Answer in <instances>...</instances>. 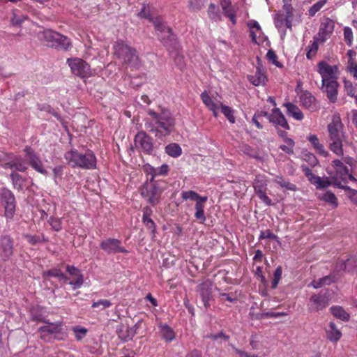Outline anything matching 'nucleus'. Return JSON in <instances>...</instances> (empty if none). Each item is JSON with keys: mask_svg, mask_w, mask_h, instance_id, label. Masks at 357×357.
Here are the masks:
<instances>
[{"mask_svg": "<svg viewBox=\"0 0 357 357\" xmlns=\"http://www.w3.org/2000/svg\"><path fill=\"white\" fill-rule=\"evenodd\" d=\"M332 166L335 172V176H331V178L333 179V184L339 188H342L340 179L342 181H344L346 179V176L349 174V170L348 167L338 159L332 161Z\"/></svg>", "mask_w": 357, "mask_h": 357, "instance_id": "f8f14e48", "label": "nucleus"}, {"mask_svg": "<svg viewBox=\"0 0 357 357\" xmlns=\"http://www.w3.org/2000/svg\"><path fill=\"white\" fill-rule=\"evenodd\" d=\"M6 157L5 161H2L0 158V162L3 167L15 169L21 172H24L28 169L26 158L24 159L21 156L13 154L6 155Z\"/></svg>", "mask_w": 357, "mask_h": 357, "instance_id": "9b49d317", "label": "nucleus"}, {"mask_svg": "<svg viewBox=\"0 0 357 357\" xmlns=\"http://www.w3.org/2000/svg\"><path fill=\"white\" fill-rule=\"evenodd\" d=\"M142 221L148 229H151L153 233L155 232V224L151 218H142Z\"/></svg>", "mask_w": 357, "mask_h": 357, "instance_id": "774afa93", "label": "nucleus"}, {"mask_svg": "<svg viewBox=\"0 0 357 357\" xmlns=\"http://www.w3.org/2000/svg\"><path fill=\"white\" fill-rule=\"evenodd\" d=\"M203 103L207 107L208 109H214L218 105L208 95L206 91H204L200 95Z\"/></svg>", "mask_w": 357, "mask_h": 357, "instance_id": "a18cd8bd", "label": "nucleus"}, {"mask_svg": "<svg viewBox=\"0 0 357 357\" xmlns=\"http://www.w3.org/2000/svg\"><path fill=\"white\" fill-rule=\"evenodd\" d=\"M58 32L52 29H47L43 31L39 32L38 37V39L43 42L46 43V45L51 47V44L54 43L55 38L57 37Z\"/></svg>", "mask_w": 357, "mask_h": 357, "instance_id": "bb28decb", "label": "nucleus"}, {"mask_svg": "<svg viewBox=\"0 0 357 357\" xmlns=\"http://www.w3.org/2000/svg\"><path fill=\"white\" fill-rule=\"evenodd\" d=\"M328 0H320L312 6L308 10V14L310 17H313L327 3Z\"/></svg>", "mask_w": 357, "mask_h": 357, "instance_id": "de8ad7c7", "label": "nucleus"}, {"mask_svg": "<svg viewBox=\"0 0 357 357\" xmlns=\"http://www.w3.org/2000/svg\"><path fill=\"white\" fill-rule=\"evenodd\" d=\"M343 83H344V90H345L347 94L349 96L354 98L356 96V94H355L356 93V88L354 86L353 83L347 79H344Z\"/></svg>", "mask_w": 357, "mask_h": 357, "instance_id": "603ef678", "label": "nucleus"}, {"mask_svg": "<svg viewBox=\"0 0 357 357\" xmlns=\"http://www.w3.org/2000/svg\"><path fill=\"white\" fill-rule=\"evenodd\" d=\"M137 325L132 328L121 324L116 326V332L118 337L123 342H128L132 340L136 334Z\"/></svg>", "mask_w": 357, "mask_h": 357, "instance_id": "6ab92c4d", "label": "nucleus"}, {"mask_svg": "<svg viewBox=\"0 0 357 357\" xmlns=\"http://www.w3.org/2000/svg\"><path fill=\"white\" fill-rule=\"evenodd\" d=\"M26 19V17L23 15H17L15 13H13V16L10 20V22L13 25L17 26L20 25Z\"/></svg>", "mask_w": 357, "mask_h": 357, "instance_id": "338daca9", "label": "nucleus"}, {"mask_svg": "<svg viewBox=\"0 0 357 357\" xmlns=\"http://www.w3.org/2000/svg\"><path fill=\"white\" fill-rule=\"evenodd\" d=\"M213 282L210 280H206L197 287V291L199 294L204 305L206 308L210 306V301L212 299Z\"/></svg>", "mask_w": 357, "mask_h": 357, "instance_id": "f3484780", "label": "nucleus"}, {"mask_svg": "<svg viewBox=\"0 0 357 357\" xmlns=\"http://www.w3.org/2000/svg\"><path fill=\"white\" fill-rule=\"evenodd\" d=\"M328 137L326 142L329 149L337 156H342L343 141L345 139L343 124L340 116H333L332 121L328 125Z\"/></svg>", "mask_w": 357, "mask_h": 357, "instance_id": "f03ea898", "label": "nucleus"}, {"mask_svg": "<svg viewBox=\"0 0 357 357\" xmlns=\"http://www.w3.org/2000/svg\"><path fill=\"white\" fill-rule=\"evenodd\" d=\"M344 40L349 46H351L353 43V32L350 27L346 26L344 29Z\"/></svg>", "mask_w": 357, "mask_h": 357, "instance_id": "680f3d73", "label": "nucleus"}, {"mask_svg": "<svg viewBox=\"0 0 357 357\" xmlns=\"http://www.w3.org/2000/svg\"><path fill=\"white\" fill-rule=\"evenodd\" d=\"M331 311L334 317L342 321L349 319V314L340 306H333L331 308Z\"/></svg>", "mask_w": 357, "mask_h": 357, "instance_id": "e433bc0d", "label": "nucleus"}, {"mask_svg": "<svg viewBox=\"0 0 357 357\" xmlns=\"http://www.w3.org/2000/svg\"><path fill=\"white\" fill-rule=\"evenodd\" d=\"M48 222L54 231H59L62 229V222L60 218L50 217L48 220Z\"/></svg>", "mask_w": 357, "mask_h": 357, "instance_id": "6e6d98bb", "label": "nucleus"}, {"mask_svg": "<svg viewBox=\"0 0 357 357\" xmlns=\"http://www.w3.org/2000/svg\"><path fill=\"white\" fill-rule=\"evenodd\" d=\"M51 47L68 50L72 47V43L70 38L58 32L57 37L55 38V42L54 43L51 44Z\"/></svg>", "mask_w": 357, "mask_h": 357, "instance_id": "4be33fe9", "label": "nucleus"}, {"mask_svg": "<svg viewBox=\"0 0 357 357\" xmlns=\"http://www.w3.org/2000/svg\"><path fill=\"white\" fill-rule=\"evenodd\" d=\"M83 275H80L79 277L75 278V279L72 281L67 282H68L71 286H73V289H79L82 287L83 284Z\"/></svg>", "mask_w": 357, "mask_h": 357, "instance_id": "69168bd1", "label": "nucleus"}, {"mask_svg": "<svg viewBox=\"0 0 357 357\" xmlns=\"http://www.w3.org/2000/svg\"><path fill=\"white\" fill-rule=\"evenodd\" d=\"M165 152L171 157L178 158L181 155L182 149L178 144L172 143L165 147Z\"/></svg>", "mask_w": 357, "mask_h": 357, "instance_id": "c9c22d12", "label": "nucleus"}, {"mask_svg": "<svg viewBox=\"0 0 357 357\" xmlns=\"http://www.w3.org/2000/svg\"><path fill=\"white\" fill-rule=\"evenodd\" d=\"M159 333L160 336L166 342H172L175 338L174 330L166 324L160 323L158 324Z\"/></svg>", "mask_w": 357, "mask_h": 357, "instance_id": "cd10ccee", "label": "nucleus"}, {"mask_svg": "<svg viewBox=\"0 0 357 357\" xmlns=\"http://www.w3.org/2000/svg\"><path fill=\"white\" fill-rule=\"evenodd\" d=\"M269 121L275 126H280L286 130H289L290 127L284 116L279 108H274L269 116Z\"/></svg>", "mask_w": 357, "mask_h": 357, "instance_id": "aec40b11", "label": "nucleus"}, {"mask_svg": "<svg viewBox=\"0 0 357 357\" xmlns=\"http://www.w3.org/2000/svg\"><path fill=\"white\" fill-rule=\"evenodd\" d=\"M300 101L303 107L306 109H313L314 108L315 98L307 91L301 94Z\"/></svg>", "mask_w": 357, "mask_h": 357, "instance_id": "c85d7f7f", "label": "nucleus"}, {"mask_svg": "<svg viewBox=\"0 0 357 357\" xmlns=\"http://www.w3.org/2000/svg\"><path fill=\"white\" fill-rule=\"evenodd\" d=\"M73 331L75 339L77 341H81L86 335L88 332V330L86 328H82L80 326H75L72 328Z\"/></svg>", "mask_w": 357, "mask_h": 357, "instance_id": "8fccbe9b", "label": "nucleus"}, {"mask_svg": "<svg viewBox=\"0 0 357 357\" xmlns=\"http://www.w3.org/2000/svg\"><path fill=\"white\" fill-rule=\"evenodd\" d=\"M282 270L281 266L277 267L276 269L275 270L274 273H273V281L271 283V287L273 289H275L277 287V286L282 278Z\"/></svg>", "mask_w": 357, "mask_h": 357, "instance_id": "5fc2aeb1", "label": "nucleus"}, {"mask_svg": "<svg viewBox=\"0 0 357 357\" xmlns=\"http://www.w3.org/2000/svg\"><path fill=\"white\" fill-rule=\"evenodd\" d=\"M335 28V22L330 18L324 19L320 24L317 34L318 40L324 43L333 33Z\"/></svg>", "mask_w": 357, "mask_h": 357, "instance_id": "2eb2a0df", "label": "nucleus"}, {"mask_svg": "<svg viewBox=\"0 0 357 357\" xmlns=\"http://www.w3.org/2000/svg\"><path fill=\"white\" fill-rule=\"evenodd\" d=\"M188 1L191 10H199L204 7L206 0H188Z\"/></svg>", "mask_w": 357, "mask_h": 357, "instance_id": "4d7b16f0", "label": "nucleus"}, {"mask_svg": "<svg viewBox=\"0 0 357 357\" xmlns=\"http://www.w3.org/2000/svg\"><path fill=\"white\" fill-rule=\"evenodd\" d=\"M311 303L309 309L311 311H319L324 310L329 304V300L326 295L314 294L310 298Z\"/></svg>", "mask_w": 357, "mask_h": 357, "instance_id": "a211bd4d", "label": "nucleus"}, {"mask_svg": "<svg viewBox=\"0 0 357 357\" xmlns=\"http://www.w3.org/2000/svg\"><path fill=\"white\" fill-rule=\"evenodd\" d=\"M153 26L158 38L164 45L168 48L176 49L177 41L175 35L172 32V29L160 18H156L153 20Z\"/></svg>", "mask_w": 357, "mask_h": 357, "instance_id": "39448f33", "label": "nucleus"}, {"mask_svg": "<svg viewBox=\"0 0 357 357\" xmlns=\"http://www.w3.org/2000/svg\"><path fill=\"white\" fill-rule=\"evenodd\" d=\"M248 25L250 29V36L252 38V41L257 42V36L255 31H260L261 26L259 24L257 21H251L248 24Z\"/></svg>", "mask_w": 357, "mask_h": 357, "instance_id": "49530a36", "label": "nucleus"}, {"mask_svg": "<svg viewBox=\"0 0 357 357\" xmlns=\"http://www.w3.org/2000/svg\"><path fill=\"white\" fill-rule=\"evenodd\" d=\"M67 63L72 73L81 78H88L93 73L90 66L83 59L75 57L67 59Z\"/></svg>", "mask_w": 357, "mask_h": 357, "instance_id": "423d86ee", "label": "nucleus"}, {"mask_svg": "<svg viewBox=\"0 0 357 357\" xmlns=\"http://www.w3.org/2000/svg\"><path fill=\"white\" fill-rule=\"evenodd\" d=\"M288 314L287 312H264L259 314V319H266V318H278L280 317L287 316Z\"/></svg>", "mask_w": 357, "mask_h": 357, "instance_id": "bf43d9fd", "label": "nucleus"}, {"mask_svg": "<svg viewBox=\"0 0 357 357\" xmlns=\"http://www.w3.org/2000/svg\"><path fill=\"white\" fill-rule=\"evenodd\" d=\"M146 171L151 176L150 181L151 182H153L155 176L167 175L169 171V166L166 164H163L160 167L155 168L152 166L148 165L146 167Z\"/></svg>", "mask_w": 357, "mask_h": 357, "instance_id": "b1692460", "label": "nucleus"}, {"mask_svg": "<svg viewBox=\"0 0 357 357\" xmlns=\"http://www.w3.org/2000/svg\"><path fill=\"white\" fill-rule=\"evenodd\" d=\"M181 197L183 200H192L197 202L204 197L200 196L198 193L193 190L183 191L181 194Z\"/></svg>", "mask_w": 357, "mask_h": 357, "instance_id": "a19ab883", "label": "nucleus"}, {"mask_svg": "<svg viewBox=\"0 0 357 357\" xmlns=\"http://www.w3.org/2000/svg\"><path fill=\"white\" fill-rule=\"evenodd\" d=\"M24 238L26 241L31 245H36L39 243L46 242L47 239L45 237L43 234L40 235H30L26 234L24 235Z\"/></svg>", "mask_w": 357, "mask_h": 357, "instance_id": "37998d69", "label": "nucleus"}, {"mask_svg": "<svg viewBox=\"0 0 357 357\" xmlns=\"http://www.w3.org/2000/svg\"><path fill=\"white\" fill-rule=\"evenodd\" d=\"M112 305V303L110 301L107 299H100L98 301L93 302L92 304V307L93 308H100V310H103L107 307H109Z\"/></svg>", "mask_w": 357, "mask_h": 357, "instance_id": "864d4df0", "label": "nucleus"}, {"mask_svg": "<svg viewBox=\"0 0 357 357\" xmlns=\"http://www.w3.org/2000/svg\"><path fill=\"white\" fill-rule=\"evenodd\" d=\"M266 57L269 61L272 62L273 64H274L277 67H282V65L278 61V56L273 50H268L266 54Z\"/></svg>", "mask_w": 357, "mask_h": 357, "instance_id": "13d9d810", "label": "nucleus"}, {"mask_svg": "<svg viewBox=\"0 0 357 357\" xmlns=\"http://www.w3.org/2000/svg\"><path fill=\"white\" fill-rule=\"evenodd\" d=\"M284 107L287 108V114L297 121H301L304 115L299 107L289 102L284 103Z\"/></svg>", "mask_w": 357, "mask_h": 357, "instance_id": "393cba45", "label": "nucleus"}, {"mask_svg": "<svg viewBox=\"0 0 357 357\" xmlns=\"http://www.w3.org/2000/svg\"><path fill=\"white\" fill-rule=\"evenodd\" d=\"M339 86L337 80L326 82L324 84L321 82V91L331 103H335L337 100Z\"/></svg>", "mask_w": 357, "mask_h": 357, "instance_id": "dca6fc26", "label": "nucleus"}, {"mask_svg": "<svg viewBox=\"0 0 357 357\" xmlns=\"http://www.w3.org/2000/svg\"><path fill=\"white\" fill-rule=\"evenodd\" d=\"M356 266V259L355 257H351L347 259L345 261L340 263L336 268L337 271H351Z\"/></svg>", "mask_w": 357, "mask_h": 357, "instance_id": "f704fd0d", "label": "nucleus"}, {"mask_svg": "<svg viewBox=\"0 0 357 357\" xmlns=\"http://www.w3.org/2000/svg\"><path fill=\"white\" fill-rule=\"evenodd\" d=\"M317 72L321 77V82L331 80H337L339 68L337 65H330L325 61H321L317 64Z\"/></svg>", "mask_w": 357, "mask_h": 357, "instance_id": "6e6552de", "label": "nucleus"}, {"mask_svg": "<svg viewBox=\"0 0 357 357\" xmlns=\"http://www.w3.org/2000/svg\"><path fill=\"white\" fill-rule=\"evenodd\" d=\"M315 179L312 184H314L317 188L324 189L329 187L332 183L333 184V179L331 181L328 177L321 178L320 176L313 177Z\"/></svg>", "mask_w": 357, "mask_h": 357, "instance_id": "4c0bfd02", "label": "nucleus"}, {"mask_svg": "<svg viewBox=\"0 0 357 357\" xmlns=\"http://www.w3.org/2000/svg\"><path fill=\"white\" fill-rule=\"evenodd\" d=\"M100 248L107 255L128 253V251L123 246L121 241L114 238H107L102 241Z\"/></svg>", "mask_w": 357, "mask_h": 357, "instance_id": "9d476101", "label": "nucleus"}, {"mask_svg": "<svg viewBox=\"0 0 357 357\" xmlns=\"http://www.w3.org/2000/svg\"><path fill=\"white\" fill-rule=\"evenodd\" d=\"M303 160L306 161L311 167H314L318 164V160L315 155L310 153L304 154Z\"/></svg>", "mask_w": 357, "mask_h": 357, "instance_id": "e2e57ef3", "label": "nucleus"}, {"mask_svg": "<svg viewBox=\"0 0 357 357\" xmlns=\"http://www.w3.org/2000/svg\"><path fill=\"white\" fill-rule=\"evenodd\" d=\"M248 79L253 85L257 86L264 85L266 81L265 74L259 68H257L255 75H248Z\"/></svg>", "mask_w": 357, "mask_h": 357, "instance_id": "c756f323", "label": "nucleus"}, {"mask_svg": "<svg viewBox=\"0 0 357 357\" xmlns=\"http://www.w3.org/2000/svg\"><path fill=\"white\" fill-rule=\"evenodd\" d=\"M163 190L157 183H146L141 190L142 196L146 199L151 205H156L159 201Z\"/></svg>", "mask_w": 357, "mask_h": 357, "instance_id": "0eeeda50", "label": "nucleus"}, {"mask_svg": "<svg viewBox=\"0 0 357 357\" xmlns=\"http://www.w3.org/2000/svg\"><path fill=\"white\" fill-rule=\"evenodd\" d=\"M327 337L331 342H337L342 337L341 332L337 328L333 322L329 324L328 329L326 331Z\"/></svg>", "mask_w": 357, "mask_h": 357, "instance_id": "2f4dec72", "label": "nucleus"}, {"mask_svg": "<svg viewBox=\"0 0 357 357\" xmlns=\"http://www.w3.org/2000/svg\"><path fill=\"white\" fill-rule=\"evenodd\" d=\"M336 278L335 275H326L322 278L319 279L318 280H313L311 283V285L315 288H321L326 285H329L333 283L335 281Z\"/></svg>", "mask_w": 357, "mask_h": 357, "instance_id": "7c9ffc66", "label": "nucleus"}, {"mask_svg": "<svg viewBox=\"0 0 357 357\" xmlns=\"http://www.w3.org/2000/svg\"><path fill=\"white\" fill-rule=\"evenodd\" d=\"M64 158L72 167H79L83 169H96L97 159L94 153L87 150L85 153H80L75 149L67 151Z\"/></svg>", "mask_w": 357, "mask_h": 357, "instance_id": "7ed1b4c3", "label": "nucleus"}, {"mask_svg": "<svg viewBox=\"0 0 357 357\" xmlns=\"http://www.w3.org/2000/svg\"><path fill=\"white\" fill-rule=\"evenodd\" d=\"M348 71L357 79V63L354 60L348 61Z\"/></svg>", "mask_w": 357, "mask_h": 357, "instance_id": "0e129e2a", "label": "nucleus"}, {"mask_svg": "<svg viewBox=\"0 0 357 357\" xmlns=\"http://www.w3.org/2000/svg\"><path fill=\"white\" fill-rule=\"evenodd\" d=\"M45 325L39 328L38 332L40 337L45 342L51 339V335L58 334L61 331V324L60 322L50 323L45 322Z\"/></svg>", "mask_w": 357, "mask_h": 357, "instance_id": "4468645a", "label": "nucleus"}, {"mask_svg": "<svg viewBox=\"0 0 357 357\" xmlns=\"http://www.w3.org/2000/svg\"><path fill=\"white\" fill-rule=\"evenodd\" d=\"M287 17L284 14L278 13L274 18V23L279 32L281 33V37L283 38L286 33L284 25Z\"/></svg>", "mask_w": 357, "mask_h": 357, "instance_id": "72a5a7b5", "label": "nucleus"}, {"mask_svg": "<svg viewBox=\"0 0 357 357\" xmlns=\"http://www.w3.org/2000/svg\"><path fill=\"white\" fill-rule=\"evenodd\" d=\"M208 197L204 196L202 199L195 202V218L199 220L200 223H204L206 221V216L204 213L205 203L207 201Z\"/></svg>", "mask_w": 357, "mask_h": 357, "instance_id": "5701e85b", "label": "nucleus"}, {"mask_svg": "<svg viewBox=\"0 0 357 357\" xmlns=\"http://www.w3.org/2000/svg\"><path fill=\"white\" fill-rule=\"evenodd\" d=\"M113 50L115 56L128 67L138 69L141 66L142 63L136 50L126 42L123 40L116 42Z\"/></svg>", "mask_w": 357, "mask_h": 357, "instance_id": "20e7f679", "label": "nucleus"}, {"mask_svg": "<svg viewBox=\"0 0 357 357\" xmlns=\"http://www.w3.org/2000/svg\"><path fill=\"white\" fill-rule=\"evenodd\" d=\"M273 182L278 184L281 188H284L286 190L296 191L297 187L294 183H290L289 181L284 179L282 176H276L273 179Z\"/></svg>", "mask_w": 357, "mask_h": 357, "instance_id": "473e14b6", "label": "nucleus"}, {"mask_svg": "<svg viewBox=\"0 0 357 357\" xmlns=\"http://www.w3.org/2000/svg\"><path fill=\"white\" fill-rule=\"evenodd\" d=\"M24 152L27 162L31 167L36 172L47 175V172L43 168L42 161L38 154L31 147L28 146L24 149Z\"/></svg>", "mask_w": 357, "mask_h": 357, "instance_id": "ddd939ff", "label": "nucleus"}, {"mask_svg": "<svg viewBox=\"0 0 357 357\" xmlns=\"http://www.w3.org/2000/svg\"><path fill=\"white\" fill-rule=\"evenodd\" d=\"M45 275L50 277H54L58 278L59 280L64 281L67 282L68 280V278L65 275L60 269L58 268H52L45 273Z\"/></svg>", "mask_w": 357, "mask_h": 357, "instance_id": "79ce46f5", "label": "nucleus"}, {"mask_svg": "<svg viewBox=\"0 0 357 357\" xmlns=\"http://www.w3.org/2000/svg\"><path fill=\"white\" fill-rule=\"evenodd\" d=\"M222 10L224 15L229 19L233 24H235L236 23L235 12L231 6L228 8H225V9H222Z\"/></svg>", "mask_w": 357, "mask_h": 357, "instance_id": "052dcab7", "label": "nucleus"}, {"mask_svg": "<svg viewBox=\"0 0 357 357\" xmlns=\"http://www.w3.org/2000/svg\"><path fill=\"white\" fill-rule=\"evenodd\" d=\"M319 197L320 198V199L330 204L334 208L337 206V198L334 193L330 191H327L322 194H319Z\"/></svg>", "mask_w": 357, "mask_h": 357, "instance_id": "ea45409f", "label": "nucleus"}, {"mask_svg": "<svg viewBox=\"0 0 357 357\" xmlns=\"http://www.w3.org/2000/svg\"><path fill=\"white\" fill-rule=\"evenodd\" d=\"M208 15L209 17L215 21H218L220 19L219 15V9L213 3H211L208 9Z\"/></svg>", "mask_w": 357, "mask_h": 357, "instance_id": "3c124183", "label": "nucleus"}, {"mask_svg": "<svg viewBox=\"0 0 357 357\" xmlns=\"http://www.w3.org/2000/svg\"><path fill=\"white\" fill-rule=\"evenodd\" d=\"M220 107L221 109V112L224 114L229 123H234L236 122L234 110L231 107L227 106L221 102L220 103Z\"/></svg>", "mask_w": 357, "mask_h": 357, "instance_id": "58836bf2", "label": "nucleus"}, {"mask_svg": "<svg viewBox=\"0 0 357 357\" xmlns=\"http://www.w3.org/2000/svg\"><path fill=\"white\" fill-rule=\"evenodd\" d=\"M135 148L145 154L151 155L153 151V139L145 131L138 132L135 136Z\"/></svg>", "mask_w": 357, "mask_h": 357, "instance_id": "1a4fd4ad", "label": "nucleus"}, {"mask_svg": "<svg viewBox=\"0 0 357 357\" xmlns=\"http://www.w3.org/2000/svg\"><path fill=\"white\" fill-rule=\"evenodd\" d=\"M10 178L15 189L20 190L22 188L23 179L21 175L15 172H12L10 174Z\"/></svg>", "mask_w": 357, "mask_h": 357, "instance_id": "09e8293b", "label": "nucleus"}, {"mask_svg": "<svg viewBox=\"0 0 357 357\" xmlns=\"http://www.w3.org/2000/svg\"><path fill=\"white\" fill-rule=\"evenodd\" d=\"M307 140L311 143L314 150L321 156L327 157L329 153L325 149L324 145L319 142L317 135H310L307 137Z\"/></svg>", "mask_w": 357, "mask_h": 357, "instance_id": "a878e982", "label": "nucleus"}, {"mask_svg": "<svg viewBox=\"0 0 357 357\" xmlns=\"http://www.w3.org/2000/svg\"><path fill=\"white\" fill-rule=\"evenodd\" d=\"M13 252V238L8 235L2 236L0 238V255L4 258H8L12 255Z\"/></svg>", "mask_w": 357, "mask_h": 357, "instance_id": "412c9836", "label": "nucleus"}, {"mask_svg": "<svg viewBox=\"0 0 357 357\" xmlns=\"http://www.w3.org/2000/svg\"><path fill=\"white\" fill-rule=\"evenodd\" d=\"M149 118L145 119L144 128L155 137L162 138L174 130L175 120L168 110L162 109L158 113L152 109L148 111Z\"/></svg>", "mask_w": 357, "mask_h": 357, "instance_id": "f257e3e1", "label": "nucleus"}, {"mask_svg": "<svg viewBox=\"0 0 357 357\" xmlns=\"http://www.w3.org/2000/svg\"><path fill=\"white\" fill-rule=\"evenodd\" d=\"M137 15L142 18H146L153 23L157 17H152L151 15V6L149 4H143L142 8Z\"/></svg>", "mask_w": 357, "mask_h": 357, "instance_id": "c03bdc74", "label": "nucleus"}]
</instances>
